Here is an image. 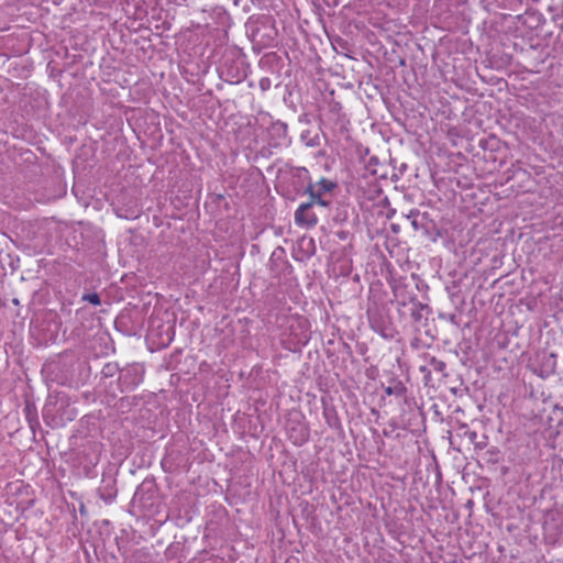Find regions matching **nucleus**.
<instances>
[{"instance_id":"nucleus-5","label":"nucleus","mask_w":563,"mask_h":563,"mask_svg":"<svg viewBox=\"0 0 563 563\" xmlns=\"http://www.w3.org/2000/svg\"><path fill=\"white\" fill-rule=\"evenodd\" d=\"M306 192L309 194L310 196V201L308 203H311V208L314 206V205H318L320 207H329L330 206V201L327 200L323 195H321V190L316 188V187H307L306 189Z\"/></svg>"},{"instance_id":"nucleus-9","label":"nucleus","mask_w":563,"mask_h":563,"mask_svg":"<svg viewBox=\"0 0 563 563\" xmlns=\"http://www.w3.org/2000/svg\"><path fill=\"white\" fill-rule=\"evenodd\" d=\"M271 132L275 133L279 137H286L287 135V125L283 122H275L271 126Z\"/></svg>"},{"instance_id":"nucleus-14","label":"nucleus","mask_w":563,"mask_h":563,"mask_svg":"<svg viewBox=\"0 0 563 563\" xmlns=\"http://www.w3.org/2000/svg\"><path fill=\"white\" fill-rule=\"evenodd\" d=\"M418 216H419V211L418 210H411L409 212V214L407 216V218L411 221V225L413 227L415 230L419 229V224H418V221H417V217Z\"/></svg>"},{"instance_id":"nucleus-8","label":"nucleus","mask_w":563,"mask_h":563,"mask_svg":"<svg viewBox=\"0 0 563 563\" xmlns=\"http://www.w3.org/2000/svg\"><path fill=\"white\" fill-rule=\"evenodd\" d=\"M75 417V411L73 409H57L56 411V426L63 424L66 420H73Z\"/></svg>"},{"instance_id":"nucleus-11","label":"nucleus","mask_w":563,"mask_h":563,"mask_svg":"<svg viewBox=\"0 0 563 563\" xmlns=\"http://www.w3.org/2000/svg\"><path fill=\"white\" fill-rule=\"evenodd\" d=\"M82 300L88 301L95 306H99L101 303L100 297L97 292L85 294L82 296Z\"/></svg>"},{"instance_id":"nucleus-7","label":"nucleus","mask_w":563,"mask_h":563,"mask_svg":"<svg viewBox=\"0 0 563 563\" xmlns=\"http://www.w3.org/2000/svg\"><path fill=\"white\" fill-rule=\"evenodd\" d=\"M335 183L329 180V179H325V178H322L320 181L316 183V184H309L308 187H316L318 189L321 190V195H324L327 192H330L331 190H333L335 188Z\"/></svg>"},{"instance_id":"nucleus-6","label":"nucleus","mask_w":563,"mask_h":563,"mask_svg":"<svg viewBox=\"0 0 563 563\" xmlns=\"http://www.w3.org/2000/svg\"><path fill=\"white\" fill-rule=\"evenodd\" d=\"M384 391L388 396L394 395L397 397H404L407 393V388L405 387V385L401 382L396 380V382H394V384L391 386L385 387Z\"/></svg>"},{"instance_id":"nucleus-1","label":"nucleus","mask_w":563,"mask_h":563,"mask_svg":"<svg viewBox=\"0 0 563 563\" xmlns=\"http://www.w3.org/2000/svg\"><path fill=\"white\" fill-rule=\"evenodd\" d=\"M144 368L141 364H132L120 371L119 385L121 391L133 390L143 382Z\"/></svg>"},{"instance_id":"nucleus-12","label":"nucleus","mask_w":563,"mask_h":563,"mask_svg":"<svg viewBox=\"0 0 563 563\" xmlns=\"http://www.w3.org/2000/svg\"><path fill=\"white\" fill-rule=\"evenodd\" d=\"M294 176L298 177L299 179H301L302 181L305 180H309L310 177H309V172L307 168L305 167H296L294 169Z\"/></svg>"},{"instance_id":"nucleus-16","label":"nucleus","mask_w":563,"mask_h":563,"mask_svg":"<svg viewBox=\"0 0 563 563\" xmlns=\"http://www.w3.org/2000/svg\"><path fill=\"white\" fill-rule=\"evenodd\" d=\"M306 145L310 146V147L318 146L319 145V137L314 136V137L309 139L308 141H306Z\"/></svg>"},{"instance_id":"nucleus-4","label":"nucleus","mask_w":563,"mask_h":563,"mask_svg":"<svg viewBox=\"0 0 563 563\" xmlns=\"http://www.w3.org/2000/svg\"><path fill=\"white\" fill-rule=\"evenodd\" d=\"M288 434H289V438L291 439V441L296 445L303 444L305 442L308 441V438H309L308 429L300 423L298 424V427L288 429Z\"/></svg>"},{"instance_id":"nucleus-3","label":"nucleus","mask_w":563,"mask_h":563,"mask_svg":"<svg viewBox=\"0 0 563 563\" xmlns=\"http://www.w3.org/2000/svg\"><path fill=\"white\" fill-rule=\"evenodd\" d=\"M311 203H301L295 212V221L298 225L312 228L318 223V218L311 210Z\"/></svg>"},{"instance_id":"nucleus-17","label":"nucleus","mask_w":563,"mask_h":563,"mask_svg":"<svg viewBox=\"0 0 563 563\" xmlns=\"http://www.w3.org/2000/svg\"><path fill=\"white\" fill-rule=\"evenodd\" d=\"M443 366H444V364L442 362H440V365H438V368L440 369Z\"/></svg>"},{"instance_id":"nucleus-15","label":"nucleus","mask_w":563,"mask_h":563,"mask_svg":"<svg viewBox=\"0 0 563 563\" xmlns=\"http://www.w3.org/2000/svg\"><path fill=\"white\" fill-rule=\"evenodd\" d=\"M260 87L262 90H267L271 87V80L268 78H262L260 80Z\"/></svg>"},{"instance_id":"nucleus-10","label":"nucleus","mask_w":563,"mask_h":563,"mask_svg":"<svg viewBox=\"0 0 563 563\" xmlns=\"http://www.w3.org/2000/svg\"><path fill=\"white\" fill-rule=\"evenodd\" d=\"M56 411H57V409H55V408H45L44 409L45 419L51 420L49 423L54 427H56V421H57Z\"/></svg>"},{"instance_id":"nucleus-13","label":"nucleus","mask_w":563,"mask_h":563,"mask_svg":"<svg viewBox=\"0 0 563 563\" xmlns=\"http://www.w3.org/2000/svg\"><path fill=\"white\" fill-rule=\"evenodd\" d=\"M117 369H118V366H117L115 364H111V363H109V364H106V365L103 366V368H102V374H103L104 376H113V375H114V373L117 372Z\"/></svg>"},{"instance_id":"nucleus-2","label":"nucleus","mask_w":563,"mask_h":563,"mask_svg":"<svg viewBox=\"0 0 563 563\" xmlns=\"http://www.w3.org/2000/svg\"><path fill=\"white\" fill-rule=\"evenodd\" d=\"M558 355L553 352H541L537 356L538 372L541 377H549L556 368Z\"/></svg>"}]
</instances>
